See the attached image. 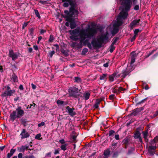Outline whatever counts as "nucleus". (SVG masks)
I'll return each mask as SVG.
<instances>
[{"mask_svg":"<svg viewBox=\"0 0 158 158\" xmlns=\"http://www.w3.org/2000/svg\"><path fill=\"white\" fill-rule=\"evenodd\" d=\"M89 24L87 25V27L85 29H82L79 30V28H77L73 30L69 31L70 34V38L75 41L79 40V43L75 42L72 44V46L76 47L78 48H81L82 46V43H85L87 41L85 39H91L97 33V29L94 27L90 28Z\"/></svg>","mask_w":158,"mask_h":158,"instance_id":"obj_1","label":"nucleus"},{"mask_svg":"<svg viewBox=\"0 0 158 158\" xmlns=\"http://www.w3.org/2000/svg\"><path fill=\"white\" fill-rule=\"evenodd\" d=\"M120 0L123 5V8L118 16L116 21L112 25V27L110 30L112 34H116L118 32L119 27L122 25L123 23L122 19L127 18L128 15V11L131 6V0Z\"/></svg>","mask_w":158,"mask_h":158,"instance_id":"obj_2","label":"nucleus"},{"mask_svg":"<svg viewBox=\"0 0 158 158\" xmlns=\"http://www.w3.org/2000/svg\"><path fill=\"white\" fill-rule=\"evenodd\" d=\"M108 34L106 32L104 34L101 35L99 38L98 37L97 40H93L91 42V44L89 43L87 44V47L90 49L92 48L95 49L99 48L102 46L104 41L107 40Z\"/></svg>","mask_w":158,"mask_h":158,"instance_id":"obj_3","label":"nucleus"},{"mask_svg":"<svg viewBox=\"0 0 158 158\" xmlns=\"http://www.w3.org/2000/svg\"><path fill=\"white\" fill-rule=\"evenodd\" d=\"M65 1L69 2L70 6H71V7L69 9V11L67 10L64 11L65 14L66 15L65 17L66 20L70 22L71 20V18L73 15H78V11L74 8L75 6V0H62L63 2Z\"/></svg>","mask_w":158,"mask_h":158,"instance_id":"obj_4","label":"nucleus"},{"mask_svg":"<svg viewBox=\"0 0 158 158\" xmlns=\"http://www.w3.org/2000/svg\"><path fill=\"white\" fill-rule=\"evenodd\" d=\"M24 110L20 106H19L15 111L11 113L10 116V120L13 122L16 118H21L24 114Z\"/></svg>","mask_w":158,"mask_h":158,"instance_id":"obj_5","label":"nucleus"},{"mask_svg":"<svg viewBox=\"0 0 158 158\" xmlns=\"http://www.w3.org/2000/svg\"><path fill=\"white\" fill-rule=\"evenodd\" d=\"M133 53V52L132 53V55L131 57V65L127 66V69L123 71L122 76L123 77H125L133 69V67L131 65L135 62V58L137 56L135 54Z\"/></svg>","mask_w":158,"mask_h":158,"instance_id":"obj_6","label":"nucleus"},{"mask_svg":"<svg viewBox=\"0 0 158 158\" xmlns=\"http://www.w3.org/2000/svg\"><path fill=\"white\" fill-rule=\"evenodd\" d=\"M69 90L70 96L76 98L78 97V93L79 89L75 87H71L69 88Z\"/></svg>","mask_w":158,"mask_h":158,"instance_id":"obj_7","label":"nucleus"},{"mask_svg":"<svg viewBox=\"0 0 158 158\" xmlns=\"http://www.w3.org/2000/svg\"><path fill=\"white\" fill-rule=\"evenodd\" d=\"M9 56L11 57L12 60H15L18 58L19 54L17 53H15L12 50L10 49L9 52Z\"/></svg>","mask_w":158,"mask_h":158,"instance_id":"obj_8","label":"nucleus"},{"mask_svg":"<svg viewBox=\"0 0 158 158\" xmlns=\"http://www.w3.org/2000/svg\"><path fill=\"white\" fill-rule=\"evenodd\" d=\"M140 19H136L133 20L129 25V27L131 29H132L133 27H136L139 25Z\"/></svg>","mask_w":158,"mask_h":158,"instance_id":"obj_9","label":"nucleus"},{"mask_svg":"<svg viewBox=\"0 0 158 158\" xmlns=\"http://www.w3.org/2000/svg\"><path fill=\"white\" fill-rule=\"evenodd\" d=\"M20 135L22 139L28 138L30 136L29 134L25 129H23Z\"/></svg>","mask_w":158,"mask_h":158,"instance_id":"obj_10","label":"nucleus"},{"mask_svg":"<svg viewBox=\"0 0 158 158\" xmlns=\"http://www.w3.org/2000/svg\"><path fill=\"white\" fill-rule=\"evenodd\" d=\"M69 114L71 116H73L75 115L76 113L74 111V109L73 108H70L69 106H68L66 107Z\"/></svg>","mask_w":158,"mask_h":158,"instance_id":"obj_11","label":"nucleus"},{"mask_svg":"<svg viewBox=\"0 0 158 158\" xmlns=\"http://www.w3.org/2000/svg\"><path fill=\"white\" fill-rule=\"evenodd\" d=\"M29 146L27 145H23L21 147L18 148V150L19 152H24L25 150H27Z\"/></svg>","mask_w":158,"mask_h":158,"instance_id":"obj_12","label":"nucleus"},{"mask_svg":"<svg viewBox=\"0 0 158 158\" xmlns=\"http://www.w3.org/2000/svg\"><path fill=\"white\" fill-rule=\"evenodd\" d=\"M143 110L142 108H136L131 113L132 115L136 116L140 112Z\"/></svg>","mask_w":158,"mask_h":158,"instance_id":"obj_13","label":"nucleus"},{"mask_svg":"<svg viewBox=\"0 0 158 158\" xmlns=\"http://www.w3.org/2000/svg\"><path fill=\"white\" fill-rule=\"evenodd\" d=\"M104 98L102 97L101 98V99H97L96 100L94 106V107L95 108H98L100 102L101 101L104 100Z\"/></svg>","mask_w":158,"mask_h":158,"instance_id":"obj_14","label":"nucleus"},{"mask_svg":"<svg viewBox=\"0 0 158 158\" xmlns=\"http://www.w3.org/2000/svg\"><path fill=\"white\" fill-rule=\"evenodd\" d=\"M110 152L109 149L105 150L104 152L103 155L104 156V158H107L110 154Z\"/></svg>","mask_w":158,"mask_h":158,"instance_id":"obj_15","label":"nucleus"},{"mask_svg":"<svg viewBox=\"0 0 158 158\" xmlns=\"http://www.w3.org/2000/svg\"><path fill=\"white\" fill-rule=\"evenodd\" d=\"M15 92V90H11L9 91H8L7 92H4V94H5L6 95L10 96H11L14 92Z\"/></svg>","mask_w":158,"mask_h":158,"instance_id":"obj_16","label":"nucleus"},{"mask_svg":"<svg viewBox=\"0 0 158 158\" xmlns=\"http://www.w3.org/2000/svg\"><path fill=\"white\" fill-rule=\"evenodd\" d=\"M107 74L105 73L100 76V80H104L106 81L107 79Z\"/></svg>","mask_w":158,"mask_h":158,"instance_id":"obj_17","label":"nucleus"},{"mask_svg":"<svg viewBox=\"0 0 158 158\" xmlns=\"http://www.w3.org/2000/svg\"><path fill=\"white\" fill-rule=\"evenodd\" d=\"M76 26V23L74 22H71L70 23V27L72 29L75 28Z\"/></svg>","mask_w":158,"mask_h":158,"instance_id":"obj_18","label":"nucleus"},{"mask_svg":"<svg viewBox=\"0 0 158 158\" xmlns=\"http://www.w3.org/2000/svg\"><path fill=\"white\" fill-rule=\"evenodd\" d=\"M134 138L136 139L139 138L140 140H141V139L140 137V134L139 133H136L134 135Z\"/></svg>","mask_w":158,"mask_h":158,"instance_id":"obj_19","label":"nucleus"},{"mask_svg":"<svg viewBox=\"0 0 158 158\" xmlns=\"http://www.w3.org/2000/svg\"><path fill=\"white\" fill-rule=\"evenodd\" d=\"M67 146V144H62L60 146V148L62 150L65 151L67 149L66 147Z\"/></svg>","mask_w":158,"mask_h":158,"instance_id":"obj_20","label":"nucleus"},{"mask_svg":"<svg viewBox=\"0 0 158 158\" xmlns=\"http://www.w3.org/2000/svg\"><path fill=\"white\" fill-rule=\"evenodd\" d=\"M115 46H114V44H111L110 47V52L112 53L113 52L115 48Z\"/></svg>","mask_w":158,"mask_h":158,"instance_id":"obj_21","label":"nucleus"},{"mask_svg":"<svg viewBox=\"0 0 158 158\" xmlns=\"http://www.w3.org/2000/svg\"><path fill=\"white\" fill-rule=\"evenodd\" d=\"M11 80L14 82H17L18 81V78L16 76L14 75L11 78Z\"/></svg>","mask_w":158,"mask_h":158,"instance_id":"obj_22","label":"nucleus"},{"mask_svg":"<svg viewBox=\"0 0 158 158\" xmlns=\"http://www.w3.org/2000/svg\"><path fill=\"white\" fill-rule=\"evenodd\" d=\"M90 95L89 93L88 92L84 94V96L86 100H87L89 98Z\"/></svg>","mask_w":158,"mask_h":158,"instance_id":"obj_23","label":"nucleus"},{"mask_svg":"<svg viewBox=\"0 0 158 158\" xmlns=\"http://www.w3.org/2000/svg\"><path fill=\"white\" fill-rule=\"evenodd\" d=\"M88 49L87 48H83L82 50L81 54L82 55H85L86 53L88 52Z\"/></svg>","mask_w":158,"mask_h":158,"instance_id":"obj_24","label":"nucleus"},{"mask_svg":"<svg viewBox=\"0 0 158 158\" xmlns=\"http://www.w3.org/2000/svg\"><path fill=\"white\" fill-rule=\"evenodd\" d=\"M75 81L78 83L81 82V79L78 77H75Z\"/></svg>","mask_w":158,"mask_h":158,"instance_id":"obj_25","label":"nucleus"},{"mask_svg":"<svg viewBox=\"0 0 158 158\" xmlns=\"http://www.w3.org/2000/svg\"><path fill=\"white\" fill-rule=\"evenodd\" d=\"M114 76L115 75L114 74L110 76L109 79L110 81H114Z\"/></svg>","mask_w":158,"mask_h":158,"instance_id":"obj_26","label":"nucleus"},{"mask_svg":"<svg viewBox=\"0 0 158 158\" xmlns=\"http://www.w3.org/2000/svg\"><path fill=\"white\" fill-rule=\"evenodd\" d=\"M34 11L35 12V15H36V16L39 18L40 19V15L39 14V13L38 12V11L37 10H35Z\"/></svg>","mask_w":158,"mask_h":158,"instance_id":"obj_27","label":"nucleus"},{"mask_svg":"<svg viewBox=\"0 0 158 158\" xmlns=\"http://www.w3.org/2000/svg\"><path fill=\"white\" fill-rule=\"evenodd\" d=\"M54 39V37L52 35H50L48 41L49 42H52Z\"/></svg>","mask_w":158,"mask_h":158,"instance_id":"obj_28","label":"nucleus"},{"mask_svg":"<svg viewBox=\"0 0 158 158\" xmlns=\"http://www.w3.org/2000/svg\"><path fill=\"white\" fill-rule=\"evenodd\" d=\"M56 102L58 105H62L64 104V102L60 100H58Z\"/></svg>","mask_w":158,"mask_h":158,"instance_id":"obj_29","label":"nucleus"},{"mask_svg":"<svg viewBox=\"0 0 158 158\" xmlns=\"http://www.w3.org/2000/svg\"><path fill=\"white\" fill-rule=\"evenodd\" d=\"M148 152L150 153V154L151 155H154L155 152V151L154 150H150V149H148Z\"/></svg>","mask_w":158,"mask_h":158,"instance_id":"obj_30","label":"nucleus"},{"mask_svg":"<svg viewBox=\"0 0 158 158\" xmlns=\"http://www.w3.org/2000/svg\"><path fill=\"white\" fill-rule=\"evenodd\" d=\"M118 40V38L117 37L114 38L113 40L112 44L114 45L116 43L117 41Z\"/></svg>","mask_w":158,"mask_h":158,"instance_id":"obj_31","label":"nucleus"},{"mask_svg":"<svg viewBox=\"0 0 158 158\" xmlns=\"http://www.w3.org/2000/svg\"><path fill=\"white\" fill-rule=\"evenodd\" d=\"M156 148V147L155 146H150L148 148V149H150V150H152L155 151Z\"/></svg>","mask_w":158,"mask_h":158,"instance_id":"obj_32","label":"nucleus"},{"mask_svg":"<svg viewBox=\"0 0 158 158\" xmlns=\"http://www.w3.org/2000/svg\"><path fill=\"white\" fill-rule=\"evenodd\" d=\"M59 151H60V149L59 148H58L57 149H56L55 150L54 154L55 155H56L57 154H59Z\"/></svg>","mask_w":158,"mask_h":158,"instance_id":"obj_33","label":"nucleus"},{"mask_svg":"<svg viewBox=\"0 0 158 158\" xmlns=\"http://www.w3.org/2000/svg\"><path fill=\"white\" fill-rule=\"evenodd\" d=\"M68 2H65L63 3V6L64 7H67L69 5V2L68 1H67Z\"/></svg>","mask_w":158,"mask_h":158,"instance_id":"obj_34","label":"nucleus"},{"mask_svg":"<svg viewBox=\"0 0 158 158\" xmlns=\"http://www.w3.org/2000/svg\"><path fill=\"white\" fill-rule=\"evenodd\" d=\"M139 29H136L134 31V35L137 36L138 33L139 32Z\"/></svg>","mask_w":158,"mask_h":158,"instance_id":"obj_35","label":"nucleus"},{"mask_svg":"<svg viewBox=\"0 0 158 158\" xmlns=\"http://www.w3.org/2000/svg\"><path fill=\"white\" fill-rule=\"evenodd\" d=\"M115 133V131L113 130H111L109 131V136H111L113 134H114Z\"/></svg>","mask_w":158,"mask_h":158,"instance_id":"obj_36","label":"nucleus"},{"mask_svg":"<svg viewBox=\"0 0 158 158\" xmlns=\"http://www.w3.org/2000/svg\"><path fill=\"white\" fill-rule=\"evenodd\" d=\"M148 132H143V135L144 138L146 139L147 136Z\"/></svg>","mask_w":158,"mask_h":158,"instance_id":"obj_37","label":"nucleus"},{"mask_svg":"<svg viewBox=\"0 0 158 158\" xmlns=\"http://www.w3.org/2000/svg\"><path fill=\"white\" fill-rule=\"evenodd\" d=\"M55 51H52L49 53V55L51 57H52L53 55L55 53Z\"/></svg>","mask_w":158,"mask_h":158,"instance_id":"obj_38","label":"nucleus"},{"mask_svg":"<svg viewBox=\"0 0 158 158\" xmlns=\"http://www.w3.org/2000/svg\"><path fill=\"white\" fill-rule=\"evenodd\" d=\"M45 123L44 122H41L40 123H39L38 124V126L39 127H40L41 126H43L44 125Z\"/></svg>","mask_w":158,"mask_h":158,"instance_id":"obj_39","label":"nucleus"},{"mask_svg":"<svg viewBox=\"0 0 158 158\" xmlns=\"http://www.w3.org/2000/svg\"><path fill=\"white\" fill-rule=\"evenodd\" d=\"M41 137V135L40 134H37L35 136V139H39Z\"/></svg>","mask_w":158,"mask_h":158,"instance_id":"obj_40","label":"nucleus"},{"mask_svg":"<svg viewBox=\"0 0 158 158\" xmlns=\"http://www.w3.org/2000/svg\"><path fill=\"white\" fill-rule=\"evenodd\" d=\"M59 142L62 144H64L65 143V141L64 139H62L60 140Z\"/></svg>","mask_w":158,"mask_h":158,"instance_id":"obj_41","label":"nucleus"},{"mask_svg":"<svg viewBox=\"0 0 158 158\" xmlns=\"http://www.w3.org/2000/svg\"><path fill=\"white\" fill-rule=\"evenodd\" d=\"M139 9V5H136L134 7V9L135 10H137Z\"/></svg>","mask_w":158,"mask_h":158,"instance_id":"obj_42","label":"nucleus"},{"mask_svg":"<svg viewBox=\"0 0 158 158\" xmlns=\"http://www.w3.org/2000/svg\"><path fill=\"white\" fill-rule=\"evenodd\" d=\"M15 149H12L10 150V154H11L12 155L13 154L15 153Z\"/></svg>","mask_w":158,"mask_h":158,"instance_id":"obj_43","label":"nucleus"},{"mask_svg":"<svg viewBox=\"0 0 158 158\" xmlns=\"http://www.w3.org/2000/svg\"><path fill=\"white\" fill-rule=\"evenodd\" d=\"M132 3L134 5H136L137 3V0H132Z\"/></svg>","mask_w":158,"mask_h":158,"instance_id":"obj_44","label":"nucleus"},{"mask_svg":"<svg viewBox=\"0 0 158 158\" xmlns=\"http://www.w3.org/2000/svg\"><path fill=\"white\" fill-rule=\"evenodd\" d=\"M40 2L42 4H44L47 3V1H40Z\"/></svg>","mask_w":158,"mask_h":158,"instance_id":"obj_45","label":"nucleus"},{"mask_svg":"<svg viewBox=\"0 0 158 158\" xmlns=\"http://www.w3.org/2000/svg\"><path fill=\"white\" fill-rule=\"evenodd\" d=\"M29 31H30V34L31 35H32L33 34V31H34L33 29L32 28H31L30 30Z\"/></svg>","mask_w":158,"mask_h":158,"instance_id":"obj_46","label":"nucleus"},{"mask_svg":"<svg viewBox=\"0 0 158 158\" xmlns=\"http://www.w3.org/2000/svg\"><path fill=\"white\" fill-rule=\"evenodd\" d=\"M23 154L21 153H20L18 155V158H23Z\"/></svg>","mask_w":158,"mask_h":158,"instance_id":"obj_47","label":"nucleus"},{"mask_svg":"<svg viewBox=\"0 0 158 158\" xmlns=\"http://www.w3.org/2000/svg\"><path fill=\"white\" fill-rule=\"evenodd\" d=\"M136 37V36L134 35V36L131 39V42H132L133 41H134L135 40Z\"/></svg>","mask_w":158,"mask_h":158,"instance_id":"obj_48","label":"nucleus"},{"mask_svg":"<svg viewBox=\"0 0 158 158\" xmlns=\"http://www.w3.org/2000/svg\"><path fill=\"white\" fill-rule=\"evenodd\" d=\"M46 32V31L43 29H41L40 30V33L41 34H43Z\"/></svg>","mask_w":158,"mask_h":158,"instance_id":"obj_49","label":"nucleus"},{"mask_svg":"<svg viewBox=\"0 0 158 158\" xmlns=\"http://www.w3.org/2000/svg\"><path fill=\"white\" fill-rule=\"evenodd\" d=\"M31 86L32 89H35L36 88V86L33 83L31 84Z\"/></svg>","mask_w":158,"mask_h":158,"instance_id":"obj_50","label":"nucleus"},{"mask_svg":"<svg viewBox=\"0 0 158 158\" xmlns=\"http://www.w3.org/2000/svg\"><path fill=\"white\" fill-rule=\"evenodd\" d=\"M27 25V23H24L23 26V29Z\"/></svg>","mask_w":158,"mask_h":158,"instance_id":"obj_51","label":"nucleus"},{"mask_svg":"<svg viewBox=\"0 0 158 158\" xmlns=\"http://www.w3.org/2000/svg\"><path fill=\"white\" fill-rule=\"evenodd\" d=\"M115 138L116 140H118L119 139V135H115Z\"/></svg>","mask_w":158,"mask_h":158,"instance_id":"obj_52","label":"nucleus"},{"mask_svg":"<svg viewBox=\"0 0 158 158\" xmlns=\"http://www.w3.org/2000/svg\"><path fill=\"white\" fill-rule=\"evenodd\" d=\"M11 154H10V153H8L7 155V158H10V157L12 156Z\"/></svg>","mask_w":158,"mask_h":158,"instance_id":"obj_53","label":"nucleus"},{"mask_svg":"<svg viewBox=\"0 0 158 158\" xmlns=\"http://www.w3.org/2000/svg\"><path fill=\"white\" fill-rule=\"evenodd\" d=\"M33 48H34V49L36 50H37L38 49V47L36 45H34L33 46Z\"/></svg>","mask_w":158,"mask_h":158,"instance_id":"obj_54","label":"nucleus"},{"mask_svg":"<svg viewBox=\"0 0 158 158\" xmlns=\"http://www.w3.org/2000/svg\"><path fill=\"white\" fill-rule=\"evenodd\" d=\"M114 94H111L109 96V98L110 99H112L114 96Z\"/></svg>","mask_w":158,"mask_h":158,"instance_id":"obj_55","label":"nucleus"},{"mask_svg":"<svg viewBox=\"0 0 158 158\" xmlns=\"http://www.w3.org/2000/svg\"><path fill=\"white\" fill-rule=\"evenodd\" d=\"M19 88L20 90H23V86L22 85H19Z\"/></svg>","mask_w":158,"mask_h":158,"instance_id":"obj_56","label":"nucleus"},{"mask_svg":"<svg viewBox=\"0 0 158 158\" xmlns=\"http://www.w3.org/2000/svg\"><path fill=\"white\" fill-rule=\"evenodd\" d=\"M103 66L105 67H107L108 66V63H106L103 64Z\"/></svg>","mask_w":158,"mask_h":158,"instance_id":"obj_57","label":"nucleus"},{"mask_svg":"<svg viewBox=\"0 0 158 158\" xmlns=\"http://www.w3.org/2000/svg\"><path fill=\"white\" fill-rule=\"evenodd\" d=\"M154 140L155 142L158 141V136L155 137Z\"/></svg>","mask_w":158,"mask_h":158,"instance_id":"obj_58","label":"nucleus"},{"mask_svg":"<svg viewBox=\"0 0 158 158\" xmlns=\"http://www.w3.org/2000/svg\"><path fill=\"white\" fill-rule=\"evenodd\" d=\"M5 147V146H0V150L1 151H2L4 149Z\"/></svg>","mask_w":158,"mask_h":158,"instance_id":"obj_59","label":"nucleus"},{"mask_svg":"<svg viewBox=\"0 0 158 158\" xmlns=\"http://www.w3.org/2000/svg\"><path fill=\"white\" fill-rule=\"evenodd\" d=\"M32 50L33 49L31 48H28V51L30 52H31L32 51Z\"/></svg>","mask_w":158,"mask_h":158,"instance_id":"obj_60","label":"nucleus"},{"mask_svg":"<svg viewBox=\"0 0 158 158\" xmlns=\"http://www.w3.org/2000/svg\"><path fill=\"white\" fill-rule=\"evenodd\" d=\"M76 137L75 136H73L72 137V139H73V141H75L76 140Z\"/></svg>","mask_w":158,"mask_h":158,"instance_id":"obj_61","label":"nucleus"},{"mask_svg":"<svg viewBox=\"0 0 158 158\" xmlns=\"http://www.w3.org/2000/svg\"><path fill=\"white\" fill-rule=\"evenodd\" d=\"M51 152H49L48 153H47L46 155V156H49L50 157H51Z\"/></svg>","mask_w":158,"mask_h":158,"instance_id":"obj_62","label":"nucleus"},{"mask_svg":"<svg viewBox=\"0 0 158 158\" xmlns=\"http://www.w3.org/2000/svg\"><path fill=\"white\" fill-rule=\"evenodd\" d=\"M42 39V36H39L38 37V40H40V41Z\"/></svg>","mask_w":158,"mask_h":158,"instance_id":"obj_63","label":"nucleus"},{"mask_svg":"<svg viewBox=\"0 0 158 158\" xmlns=\"http://www.w3.org/2000/svg\"><path fill=\"white\" fill-rule=\"evenodd\" d=\"M29 158H35L33 155H31L29 156Z\"/></svg>","mask_w":158,"mask_h":158,"instance_id":"obj_64","label":"nucleus"}]
</instances>
